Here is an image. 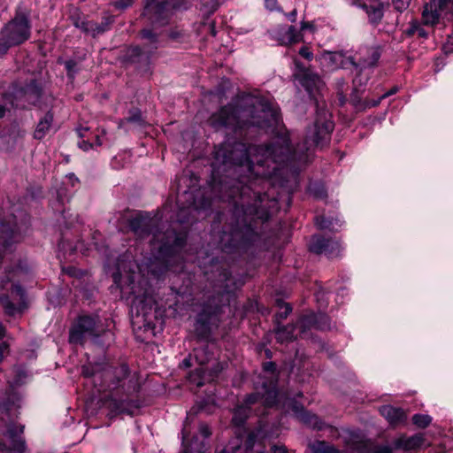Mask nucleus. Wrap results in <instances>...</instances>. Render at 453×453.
<instances>
[{
  "label": "nucleus",
  "mask_w": 453,
  "mask_h": 453,
  "mask_svg": "<svg viewBox=\"0 0 453 453\" xmlns=\"http://www.w3.org/2000/svg\"><path fill=\"white\" fill-rule=\"evenodd\" d=\"M334 129V123L330 119V115L326 111H319L317 113V119L312 127L309 128L305 144L298 147L293 152L289 149V135L284 134L277 136L270 145L257 146L250 145L247 147L242 142L234 144L225 143L215 151V162L213 168L219 172L223 165L227 169L234 168V173H244L245 176H241L240 182L245 183L252 177L270 178L279 170L280 164L288 161L305 162L307 156L304 153L311 148L322 145L329 139L330 133Z\"/></svg>",
  "instance_id": "f257e3e1"
},
{
  "label": "nucleus",
  "mask_w": 453,
  "mask_h": 453,
  "mask_svg": "<svg viewBox=\"0 0 453 453\" xmlns=\"http://www.w3.org/2000/svg\"><path fill=\"white\" fill-rule=\"evenodd\" d=\"M185 241V234H176L174 231L155 233L150 241L153 257H150L147 263L136 265L133 261H119L118 272L113 274L114 281L121 289H124L126 285L129 288L130 293L134 296L132 305L145 319L155 305V300L147 288L148 282L144 278L145 269H148V273L158 277L157 265H161V271L166 269L169 266L168 257L176 253L184 245Z\"/></svg>",
  "instance_id": "f03ea898"
},
{
  "label": "nucleus",
  "mask_w": 453,
  "mask_h": 453,
  "mask_svg": "<svg viewBox=\"0 0 453 453\" xmlns=\"http://www.w3.org/2000/svg\"><path fill=\"white\" fill-rule=\"evenodd\" d=\"M277 122V110L261 99L251 96L242 97L235 104H231L222 107L209 119L210 125L215 129L242 128L248 125L265 128Z\"/></svg>",
  "instance_id": "7ed1b4c3"
},
{
  "label": "nucleus",
  "mask_w": 453,
  "mask_h": 453,
  "mask_svg": "<svg viewBox=\"0 0 453 453\" xmlns=\"http://www.w3.org/2000/svg\"><path fill=\"white\" fill-rule=\"evenodd\" d=\"M358 62L340 52H325L319 57V63L323 68L333 71L338 68L348 69L354 67L356 69L373 66L380 57L378 48H363L358 52Z\"/></svg>",
  "instance_id": "20e7f679"
},
{
  "label": "nucleus",
  "mask_w": 453,
  "mask_h": 453,
  "mask_svg": "<svg viewBox=\"0 0 453 453\" xmlns=\"http://www.w3.org/2000/svg\"><path fill=\"white\" fill-rule=\"evenodd\" d=\"M188 5V0H147L142 15L152 26L164 27L175 12Z\"/></svg>",
  "instance_id": "39448f33"
},
{
  "label": "nucleus",
  "mask_w": 453,
  "mask_h": 453,
  "mask_svg": "<svg viewBox=\"0 0 453 453\" xmlns=\"http://www.w3.org/2000/svg\"><path fill=\"white\" fill-rule=\"evenodd\" d=\"M258 400L266 406L276 404L278 402V392L275 384L270 382L267 386L265 383H263L261 391L248 396L245 406H239L234 410L232 421L235 426H242L248 418L250 411L247 405L252 404Z\"/></svg>",
  "instance_id": "423d86ee"
},
{
  "label": "nucleus",
  "mask_w": 453,
  "mask_h": 453,
  "mask_svg": "<svg viewBox=\"0 0 453 453\" xmlns=\"http://www.w3.org/2000/svg\"><path fill=\"white\" fill-rule=\"evenodd\" d=\"M104 332V327L97 318L81 317L70 331L71 343L82 344L88 339H96Z\"/></svg>",
  "instance_id": "0eeeda50"
},
{
  "label": "nucleus",
  "mask_w": 453,
  "mask_h": 453,
  "mask_svg": "<svg viewBox=\"0 0 453 453\" xmlns=\"http://www.w3.org/2000/svg\"><path fill=\"white\" fill-rule=\"evenodd\" d=\"M1 36L14 46L27 41L30 36V25L27 15L19 13L2 30Z\"/></svg>",
  "instance_id": "6e6552de"
},
{
  "label": "nucleus",
  "mask_w": 453,
  "mask_h": 453,
  "mask_svg": "<svg viewBox=\"0 0 453 453\" xmlns=\"http://www.w3.org/2000/svg\"><path fill=\"white\" fill-rule=\"evenodd\" d=\"M192 200L188 205H183L180 208L178 213V220L180 223L189 221L188 216L193 212H199L201 210H204L210 206V201L203 199L199 203L194 199L191 192H184L181 196H178V203H183L184 201Z\"/></svg>",
  "instance_id": "1a4fd4ad"
},
{
  "label": "nucleus",
  "mask_w": 453,
  "mask_h": 453,
  "mask_svg": "<svg viewBox=\"0 0 453 453\" xmlns=\"http://www.w3.org/2000/svg\"><path fill=\"white\" fill-rule=\"evenodd\" d=\"M24 432V426L12 425L8 427L6 435L12 440V447H8L5 443L0 441V451L2 453H25L27 445L25 440L18 436Z\"/></svg>",
  "instance_id": "9d476101"
},
{
  "label": "nucleus",
  "mask_w": 453,
  "mask_h": 453,
  "mask_svg": "<svg viewBox=\"0 0 453 453\" xmlns=\"http://www.w3.org/2000/svg\"><path fill=\"white\" fill-rule=\"evenodd\" d=\"M447 12H449V0H432L424 7L423 23L426 26H434L439 22L441 16Z\"/></svg>",
  "instance_id": "9b49d317"
},
{
  "label": "nucleus",
  "mask_w": 453,
  "mask_h": 453,
  "mask_svg": "<svg viewBox=\"0 0 453 453\" xmlns=\"http://www.w3.org/2000/svg\"><path fill=\"white\" fill-rule=\"evenodd\" d=\"M353 3L365 11L370 22L373 24L381 20L388 5L386 0H353Z\"/></svg>",
  "instance_id": "f8f14e48"
},
{
  "label": "nucleus",
  "mask_w": 453,
  "mask_h": 453,
  "mask_svg": "<svg viewBox=\"0 0 453 453\" xmlns=\"http://www.w3.org/2000/svg\"><path fill=\"white\" fill-rule=\"evenodd\" d=\"M12 298L17 304L11 302L8 296H1L0 303L4 309L5 313L12 316L21 311L25 303V293L20 286L12 284Z\"/></svg>",
  "instance_id": "ddd939ff"
},
{
  "label": "nucleus",
  "mask_w": 453,
  "mask_h": 453,
  "mask_svg": "<svg viewBox=\"0 0 453 453\" xmlns=\"http://www.w3.org/2000/svg\"><path fill=\"white\" fill-rule=\"evenodd\" d=\"M113 19L111 17H107L101 22V24L95 23L93 21L81 19V18L73 17V24L80 28L86 34H90L92 36L103 34L109 29L110 25Z\"/></svg>",
  "instance_id": "4468645a"
},
{
  "label": "nucleus",
  "mask_w": 453,
  "mask_h": 453,
  "mask_svg": "<svg viewBox=\"0 0 453 453\" xmlns=\"http://www.w3.org/2000/svg\"><path fill=\"white\" fill-rule=\"evenodd\" d=\"M298 325L302 334L311 328L324 330L329 327V319L323 313L315 314L310 312L300 318Z\"/></svg>",
  "instance_id": "2eb2a0df"
},
{
  "label": "nucleus",
  "mask_w": 453,
  "mask_h": 453,
  "mask_svg": "<svg viewBox=\"0 0 453 453\" xmlns=\"http://www.w3.org/2000/svg\"><path fill=\"white\" fill-rule=\"evenodd\" d=\"M309 250L316 254L325 253L328 257H333L337 255L339 243L333 240L314 235L310 242Z\"/></svg>",
  "instance_id": "dca6fc26"
},
{
  "label": "nucleus",
  "mask_w": 453,
  "mask_h": 453,
  "mask_svg": "<svg viewBox=\"0 0 453 453\" xmlns=\"http://www.w3.org/2000/svg\"><path fill=\"white\" fill-rule=\"evenodd\" d=\"M155 219L148 215L139 214L129 220L130 229L138 238L150 235L151 227L155 225Z\"/></svg>",
  "instance_id": "f3484780"
},
{
  "label": "nucleus",
  "mask_w": 453,
  "mask_h": 453,
  "mask_svg": "<svg viewBox=\"0 0 453 453\" xmlns=\"http://www.w3.org/2000/svg\"><path fill=\"white\" fill-rule=\"evenodd\" d=\"M20 236L4 225L0 229V260L12 252V245L19 242Z\"/></svg>",
  "instance_id": "a211bd4d"
},
{
  "label": "nucleus",
  "mask_w": 453,
  "mask_h": 453,
  "mask_svg": "<svg viewBox=\"0 0 453 453\" xmlns=\"http://www.w3.org/2000/svg\"><path fill=\"white\" fill-rule=\"evenodd\" d=\"M425 444V438L422 434H418L411 437L401 436L394 442L395 449H403L405 451L415 450Z\"/></svg>",
  "instance_id": "6ab92c4d"
},
{
  "label": "nucleus",
  "mask_w": 453,
  "mask_h": 453,
  "mask_svg": "<svg viewBox=\"0 0 453 453\" xmlns=\"http://www.w3.org/2000/svg\"><path fill=\"white\" fill-rule=\"evenodd\" d=\"M292 411L300 421L303 422L309 426L317 429H321L323 427L322 422L319 420V418L316 415L307 412L302 405H299L296 403H293Z\"/></svg>",
  "instance_id": "aec40b11"
},
{
  "label": "nucleus",
  "mask_w": 453,
  "mask_h": 453,
  "mask_svg": "<svg viewBox=\"0 0 453 453\" xmlns=\"http://www.w3.org/2000/svg\"><path fill=\"white\" fill-rule=\"evenodd\" d=\"M275 37L282 45H288L298 42L302 39L301 33L293 26L280 28L276 32Z\"/></svg>",
  "instance_id": "412c9836"
},
{
  "label": "nucleus",
  "mask_w": 453,
  "mask_h": 453,
  "mask_svg": "<svg viewBox=\"0 0 453 453\" xmlns=\"http://www.w3.org/2000/svg\"><path fill=\"white\" fill-rule=\"evenodd\" d=\"M79 136L82 139L78 142V146L83 150H88L93 148L94 144L96 146H100L102 144L101 135L105 134V130L103 129L101 134H95L93 138H90L88 135V128H80L77 130Z\"/></svg>",
  "instance_id": "4be33fe9"
},
{
  "label": "nucleus",
  "mask_w": 453,
  "mask_h": 453,
  "mask_svg": "<svg viewBox=\"0 0 453 453\" xmlns=\"http://www.w3.org/2000/svg\"><path fill=\"white\" fill-rule=\"evenodd\" d=\"M301 84L311 94L314 90H319L323 86V82L317 73L311 71H304L300 79Z\"/></svg>",
  "instance_id": "5701e85b"
},
{
  "label": "nucleus",
  "mask_w": 453,
  "mask_h": 453,
  "mask_svg": "<svg viewBox=\"0 0 453 453\" xmlns=\"http://www.w3.org/2000/svg\"><path fill=\"white\" fill-rule=\"evenodd\" d=\"M53 122V114L51 112H47L42 119L38 122L35 133L34 137L37 140H41L46 136L47 134L51 129Z\"/></svg>",
  "instance_id": "b1692460"
},
{
  "label": "nucleus",
  "mask_w": 453,
  "mask_h": 453,
  "mask_svg": "<svg viewBox=\"0 0 453 453\" xmlns=\"http://www.w3.org/2000/svg\"><path fill=\"white\" fill-rule=\"evenodd\" d=\"M380 412L392 425H395L404 418V413L402 410L390 405L381 407Z\"/></svg>",
  "instance_id": "393cba45"
},
{
  "label": "nucleus",
  "mask_w": 453,
  "mask_h": 453,
  "mask_svg": "<svg viewBox=\"0 0 453 453\" xmlns=\"http://www.w3.org/2000/svg\"><path fill=\"white\" fill-rule=\"evenodd\" d=\"M295 328L296 326L294 325L278 327L275 332L277 341L280 343H284L296 339V335L294 334Z\"/></svg>",
  "instance_id": "a878e982"
},
{
  "label": "nucleus",
  "mask_w": 453,
  "mask_h": 453,
  "mask_svg": "<svg viewBox=\"0 0 453 453\" xmlns=\"http://www.w3.org/2000/svg\"><path fill=\"white\" fill-rule=\"evenodd\" d=\"M18 95H22L25 100L30 104H35L41 95V90L35 81H32L24 91H19Z\"/></svg>",
  "instance_id": "bb28decb"
},
{
  "label": "nucleus",
  "mask_w": 453,
  "mask_h": 453,
  "mask_svg": "<svg viewBox=\"0 0 453 453\" xmlns=\"http://www.w3.org/2000/svg\"><path fill=\"white\" fill-rule=\"evenodd\" d=\"M128 373V368L126 365H121L119 367H116L114 369H108L104 372L105 378H111V376H114L116 379V381L114 384H117L120 382L123 379H125L127 376Z\"/></svg>",
  "instance_id": "cd10ccee"
},
{
  "label": "nucleus",
  "mask_w": 453,
  "mask_h": 453,
  "mask_svg": "<svg viewBox=\"0 0 453 453\" xmlns=\"http://www.w3.org/2000/svg\"><path fill=\"white\" fill-rule=\"evenodd\" d=\"M126 121L135 124L139 127L144 125V120L142 118L141 111L138 109H134L130 111V115L126 119H121L119 123V127L122 128Z\"/></svg>",
  "instance_id": "c85d7f7f"
},
{
  "label": "nucleus",
  "mask_w": 453,
  "mask_h": 453,
  "mask_svg": "<svg viewBox=\"0 0 453 453\" xmlns=\"http://www.w3.org/2000/svg\"><path fill=\"white\" fill-rule=\"evenodd\" d=\"M311 453H340L330 444L325 441H316L310 446Z\"/></svg>",
  "instance_id": "c756f323"
},
{
  "label": "nucleus",
  "mask_w": 453,
  "mask_h": 453,
  "mask_svg": "<svg viewBox=\"0 0 453 453\" xmlns=\"http://www.w3.org/2000/svg\"><path fill=\"white\" fill-rule=\"evenodd\" d=\"M219 0H201L200 1V11L204 15H211L219 6Z\"/></svg>",
  "instance_id": "7c9ffc66"
},
{
  "label": "nucleus",
  "mask_w": 453,
  "mask_h": 453,
  "mask_svg": "<svg viewBox=\"0 0 453 453\" xmlns=\"http://www.w3.org/2000/svg\"><path fill=\"white\" fill-rule=\"evenodd\" d=\"M15 98L16 96H13L12 95H6L3 97L0 102V118L4 117L6 110L9 111L11 108L18 107L19 105L18 103L14 102Z\"/></svg>",
  "instance_id": "2f4dec72"
},
{
  "label": "nucleus",
  "mask_w": 453,
  "mask_h": 453,
  "mask_svg": "<svg viewBox=\"0 0 453 453\" xmlns=\"http://www.w3.org/2000/svg\"><path fill=\"white\" fill-rule=\"evenodd\" d=\"M256 197L254 203L251 206H247L245 209V212L249 214H256L258 215V209L263 206V203L265 201V195H260L258 193H254Z\"/></svg>",
  "instance_id": "473e14b6"
},
{
  "label": "nucleus",
  "mask_w": 453,
  "mask_h": 453,
  "mask_svg": "<svg viewBox=\"0 0 453 453\" xmlns=\"http://www.w3.org/2000/svg\"><path fill=\"white\" fill-rule=\"evenodd\" d=\"M203 377H204V370L203 368H198L195 371V372H192L188 380L191 383L196 385L197 387H201L203 385Z\"/></svg>",
  "instance_id": "72a5a7b5"
},
{
  "label": "nucleus",
  "mask_w": 453,
  "mask_h": 453,
  "mask_svg": "<svg viewBox=\"0 0 453 453\" xmlns=\"http://www.w3.org/2000/svg\"><path fill=\"white\" fill-rule=\"evenodd\" d=\"M412 421L417 426L423 428L431 423L432 418L426 414H416L412 417Z\"/></svg>",
  "instance_id": "f704fd0d"
},
{
  "label": "nucleus",
  "mask_w": 453,
  "mask_h": 453,
  "mask_svg": "<svg viewBox=\"0 0 453 453\" xmlns=\"http://www.w3.org/2000/svg\"><path fill=\"white\" fill-rule=\"evenodd\" d=\"M195 330L196 331L197 334L201 337L207 336V334L210 332L208 325L203 320L201 317L196 322Z\"/></svg>",
  "instance_id": "c9c22d12"
},
{
  "label": "nucleus",
  "mask_w": 453,
  "mask_h": 453,
  "mask_svg": "<svg viewBox=\"0 0 453 453\" xmlns=\"http://www.w3.org/2000/svg\"><path fill=\"white\" fill-rule=\"evenodd\" d=\"M411 0H393V5L395 9L400 12L405 11Z\"/></svg>",
  "instance_id": "e433bc0d"
},
{
  "label": "nucleus",
  "mask_w": 453,
  "mask_h": 453,
  "mask_svg": "<svg viewBox=\"0 0 453 453\" xmlns=\"http://www.w3.org/2000/svg\"><path fill=\"white\" fill-rule=\"evenodd\" d=\"M21 272H23V267L21 266V265H18L16 266L15 270H12H12H8V271H6V273H7V280H6V281H5V280H3V281H2V287H3L4 288H6V283H7L8 281H11V280H12V278H11V276H10L11 274H12V275L14 276V275H17L18 273H21Z\"/></svg>",
  "instance_id": "4c0bfd02"
},
{
  "label": "nucleus",
  "mask_w": 453,
  "mask_h": 453,
  "mask_svg": "<svg viewBox=\"0 0 453 453\" xmlns=\"http://www.w3.org/2000/svg\"><path fill=\"white\" fill-rule=\"evenodd\" d=\"M410 35H413L415 33H418V35L420 36V37H426V31L421 28L419 27V25L417 23V22H413L411 24V27L409 29V32H408Z\"/></svg>",
  "instance_id": "58836bf2"
},
{
  "label": "nucleus",
  "mask_w": 453,
  "mask_h": 453,
  "mask_svg": "<svg viewBox=\"0 0 453 453\" xmlns=\"http://www.w3.org/2000/svg\"><path fill=\"white\" fill-rule=\"evenodd\" d=\"M280 307L283 311H280L278 313V317L280 319H285L289 315V313L291 312L292 308H291V306L288 303H281V304H280Z\"/></svg>",
  "instance_id": "ea45409f"
},
{
  "label": "nucleus",
  "mask_w": 453,
  "mask_h": 453,
  "mask_svg": "<svg viewBox=\"0 0 453 453\" xmlns=\"http://www.w3.org/2000/svg\"><path fill=\"white\" fill-rule=\"evenodd\" d=\"M395 92H396V88H395L389 90L388 92L383 94L378 100L366 103V106H369V107L377 106L380 104V102L381 101V99L386 98V97L389 96L390 95L395 94Z\"/></svg>",
  "instance_id": "a19ab883"
},
{
  "label": "nucleus",
  "mask_w": 453,
  "mask_h": 453,
  "mask_svg": "<svg viewBox=\"0 0 453 453\" xmlns=\"http://www.w3.org/2000/svg\"><path fill=\"white\" fill-rule=\"evenodd\" d=\"M134 0H119L114 2V6L119 10H125L132 5Z\"/></svg>",
  "instance_id": "79ce46f5"
},
{
  "label": "nucleus",
  "mask_w": 453,
  "mask_h": 453,
  "mask_svg": "<svg viewBox=\"0 0 453 453\" xmlns=\"http://www.w3.org/2000/svg\"><path fill=\"white\" fill-rule=\"evenodd\" d=\"M204 352V349H195V357H196V361L200 364V365H204L206 362L209 361L208 358H203L202 357V355L203 354Z\"/></svg>",
  "instance_id": "37998d69"
},
{
  "label": "nucleus",
  "mask_w": 453,
  "mask_h": 453,
  "mask_svg": "<svg viewBox=\"0 0 453 453\" xmlns=\"http://www.w3.org/2000/svg\"><path fill=\"white\" fill-rule=\"evenodd\" d=\"M197 439L195 438L189 444L190 448L194 451L203 452L205 449V444L201 442L200 444L196 443Z\"/></svg>",
  "instance_id": "c03bdc74"
},
{
  "label": "nucleus",
  "mask_w": 453,
  "mask_h": 453,
  "mask_svg": "<svg viewBox=\"0 0 453 453\" xmlns=\"http://www.w3.org/2000/svg\"><path fill=\"white\" fill-rule=\"evenodd\" d=\"M257 437V434L251 433L249 434L246 441V449L249 450L255 446L256 438Z\"/></svg>",
  "instance_id": "a18cd8bd"
},
{
  "label": "nucleus",
  "mask_w": 453,
  "mask_h": 453,
  "mask_svg": "<svg viewBox=\"0 0 453 453\" xmlns=\"http://www.w3.org/2000/svg\"><path fill=\"white\" fill-rule=\"evenodd\" d=\"M199 434L203 438V439H206L208 438L211 433V430L209 428V426L205 424H201L200 425V427H199Z\"/></svg>",
  "instance_id": "49530a36"
},
{
  "label": "nucleus",
  "mask_w": 453,
  "mask_h": 453,
  "mask_svg": "<svg viewBox=\"0 0 453 453\" xmlns=\"http://www.w3.org/2000/svg\"><path fill=\"white\" fill-rule=\"evenodd\" d=\"M12 45L9 44L7 40H4L3 36L0 38V57L5 54L10 47Z\"/></svg>",
  "instance_id": "de8ad7c7"
},
{
  "label": "nucleus",
  "mask_w": 453,
  "mask_h": 453,
  "mask_svg": "<svg viewBox=\"0 0 453 453\" xmlns=\"http://www.w3.org/2000/svg\"><path fill=\"white\" fill-rule=\"evenodd\" d=\"M142 37L149 39L152 42H156L157 35L150 29H144L142 32Z\"/></svg>",
  "instance_id": "09e8293b"
},
{
  "label": "nucleus",
  "mask_w": 453,
  "mask_h": 453,
  "mask_svg": "<svg viewBox=\"0 0 453 453\" xmlns=\"http://www.w3.org/2000/svg\"><path fill=\"white\" fill-rule=\"evenodd\" d=\"M9 352V343L7 342H3L0 343V362L3 361L4 355Z\"/></svg>",
  "instance_id": "8fccbe9b"
},
{
  "label": "nucleus",
  "mask_w": 453,
  "mask_h": 453,
  "mask_svg": "<svg viewBox=\"0 0 453 453\" xmlns=\"http://www.w3.org/2000/svg\"><path fill=\"white\" fill-rule=\"evenodd\" d=\"M5 417H9V407L7 404H0V419L5 421Z\"/></svg>",
  "instance_id": "3c124183"
},
{
  "label": "nucleus",
  "mask_w": 453,
  "mask_h": 453,
  "mask_svg": "<svg viewBox=\"0 0 453 453\" xmlns=\"http://www.w3.org/2000/svg\"><path fill=\"white\" fill-rule=\"evenodd\" d=\"M190 418V415L188 416L187 420H188ZM188 421L185 422L183 428H182V440L183 442H188Z\"/></svg>",
  "instance_id": "603ef678"
},
{
  "label": "nucleus",
  "mask_w": 453,
  "mask_h": 453,
  "mask_svg": "<svg viewBox=\"0 0 453 453\" xmlns=\"http://www.w3.org/2000/svg\"><path fill=\"white\" fill-rule=\"evenodd\" d=\"M299 54L306 59H311L312 58V53L306 47L301 48L299 50Z\"/></svg>",
  "instance_id": "864d4df0"
},
{
  "label": "nucleus",
  "mask_w": 453,
  "mask_h": 453,
  "mask_svg": "<svg viewBox=\"0 0 453 453\" xmlns=\"http://www.w3.org/2000/svg\"><path fill=\"white\" fill-rule=\"evenodd\" d=\"M273 453H288V450L284 445H273L272 447Z\"/></svg>",
  "instance_id": "5fc2aeb1"
},
{
  "label": "nucleus",
  "mask_w": 453,
  "mask_h": 453,
  "mask_svg": "<svg viewBox=\"0 0 453 453\" xmlns=\"http://www.w3.org/2000/svg\"><path fill=\"white\" fill-rule=\"evenodd\" d=\"M265 6L270 11L277 9V0H265Z\"/></svg>",
  "instance_id": "6e6d98bb"
},
{
  "label": "nucleus",
  "mask_w": 453,
  "mask_h": 453,
  "mask_svg": "<svg viewBox=\"0 0 453 453\" xmlns=\"http://www.w3.org/2000/svg\"><path fill=\"white\" fill-rule=\"evenodd\" d=\"M373 453H392V449L388 446L378 447Z\"/></svg>",
  "instance_id": "4d7b16f0"
},
{
  "label": "nucleus",
  "mask_w": 453,
  "mask_h": 453,
  "mask_svg": "<svg viewBox=\"0 0 453 453\" xmlns=\"http://www.w3.org/2000/svg\"><path fill=\"white\" fill-rule=\"evenodd\" d=\"M444 50L446 54L453 51V38H449L447 43L444 45Z\"/></svg>",
  "instance_id": "13d9d810"
},
{
  "label": "nucleus",
  "mask_w": 453,
  "mask_h": 453,
  "mask_svg": "<svg viewBox=\"0 0 453 453\" xmlns=\"http://www.w3.org/2000/svg\"><path fill=\"white\" fill-rule=\"evenodd\" d=\"M240 449V444L237 442L234 446L228 447L227 449H225L221 451V453H234L236 450Z\"/></svg>",
  "instance_id": "bf43d9fd"
},
{
  "label": "nucleus",
  "mask_w": 453,
  "mask_h": 453,
  "mask_svg": "<svg viewBox=\"0 0 453 453\" xmlns=\"http://www.w3.org/2000/svg\"><path fill=\"white\" fill-rule=\"evenodd\" d=\"M143 50L140 47H134L132 49L131 57H142L143 55Z\"/></svg>",
  "instance_id": "052dcab7"
},
{
  "label": "nucleus",
  "mask_w": 453,
  "mask_h": 453,
  "mask_svg": "<svg viewBox=\"0 0 453 453\" xmlns=\"http://www.w3.org/2000/svg\"><path fill=\"white\" fill-rule=\"evenodd\" d=\"M316 224L319 228H326L327 227V224L324 219H316Z\"/></svg>",
  "instance_id": "680f3d73"
},
{
  "label": "nucleus",
  "mask_w": 453,
  "mask_h": 453,
  "mask_svg": "<svg viewBox=\"0 0 453 453\" xmlns=\"http://www.w3.org/2000/svg\"><path fill=\"white\" fill-rule=\"evenodd\" d=\"M265 369L266 371L273 372L275 370V364L273 362H268L265 364Z\"/></svg>",
  "instance_id": "e2e57ef3"
},
{
  "label": "nucleus",
  "mask_w": 453,
  "mask_h": 453,
  "mask_svg": "<svg viewBox=\"0 0 453 453\" xmlns=\"http://www.w3.org/2000/svg\"><path fill=\"white\" fill-rule=\"evenodd\" d=\"M181 366L183 367H190L191 366V358L190 357H187V358H184L183 361L181 362Z\"/></svg>",
  "instance_id": "0e129e2a"
},
{
  "label": "nucleus",
  "mask_w": 453,
  "mask_h": 453,
  "mask_svg": "<svg viewBox=\"0 0 453 453\" xmlns=\"http://www.w3.org/2000/svg\"><path fill=\"white\" fill-rule=\"evenodd\" d=\"M287 16H288V19L290 21L294 22V21L296 20V10H294L293 12H291L290 13H288Z\"/></svg>",
  "instance_id": "69168bd1"
},
{
  "label": "nucleus",
  "mask_w": 453,
  "mask_h": 453,
  "mask_svg": "<svg viewBox=\"0 0 453 453\" xmlns=\"http://www.w3.org/2000/svg\"><path fill=\"white\" fill-rule=\"evenodd\" d=\"M73 66H74V63L72 61H68L65 63V67L67 68L68 71H72Z\"/></svg>",
  "instance_id": "338daca9"
},
{
  "label": "nucleus",
  "mask_w": 453,
  "mask_h": 453,
  "mask_svg": "<svg viewBox=\"0 0 453 453\" xmlns=\"http://www.w3.org/2000/svg\"><path fill=\"white\" fill-rule=\"evenodd\" d=\"M6 335L5 329L2 324H0V339Z\"/></svg>",
  "instance_id": "774afa93"
}]
</instances>
